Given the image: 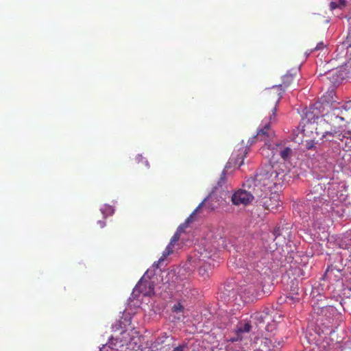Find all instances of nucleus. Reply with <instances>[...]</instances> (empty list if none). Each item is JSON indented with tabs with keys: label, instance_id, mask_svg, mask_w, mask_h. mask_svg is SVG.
<instances>
[{
	"label": "nucleus",
	"instance_id": "7ed1b4c3",
	"mask_svg": "<svg viewBox=\"0 0 351 351\" xmlns=\"http://www.w3.org/2000/svg\"><path fill=\"white\" fill-rule=\"evenodd\" d=\"M275 136V135L271 138L270 139L263 141L265 142V145L262 148L263 151H265L266 149L268 150H271L273 153L272 158L274 159L275 156L279 155L283 160H289L292 156V149L290 147H285L280 144H276L274 147H271V145L269 143V142ZM258 141L257 142H258Z\"/></svg>",
	"mask_w": 351,
	"mask_h": 351
},
{
	"label": "nucleus",
	"instance_id": "bb28decb",
	"mask_svg": "<svg viewBox=\"0 0 351 351\" xmlns=\"http://www.w3.org/2000/svg\"><path fill=\"white\" fill-rule=\"evenodd\" d=\"M271 342V341L269 339H265L264 341V344L267 345V347H269V343Z\"/></svg>",
	"mask_w": 351,
	"mask_h": 351
},
{
	"label": "nucleus",
	"instance_id": "39448f33",
	"mask_svg": "<svg viewBox=\"0 0 351 351\" xmlns=\"http://www.w3.org/2000/svg\"><path fill=\"white\" fill-rule=\"evenodd\" d=\"M268 194H263L261 198V202L265 209L268 210H274L277 209L280 206V195L278 193H269V196L267 197Z\"/></svg>",
	"mask_w": 351,
	"mask_h": 351
},
{
	"label": "nucleus",
	"instance_id": "6ab92c4d",
	"mask_svg": "<svg viewBox=\"0 0 351 351\" xmlns=\"http://www.w3.org/2000/svg\"><path fill=\"white\" fill-rule=\"evenodd\" d=\"M305 147L308 150H315L316 143L314 141H307L305 143Z\"/></svg>",
	"mask_w": 351,
	"mask_h": 351
},
{
	"label": "nucleus",
	"instance_id": "393cba45",
	"mask_svg": "<svg viewBox=\"0 0 351 351\" xmlns=\"http://www.w3.org/2000/svg\"><path fill=\"white\" fill-rule=\"evenodd\" d=\"M204 272H205V269H204V267H199V273L201 275H204Z\"/></svg>",
	"mask_w": 351,
	"mask_h": 351
},
{
	"label": "nucleus",
	"instance_id": "dca6fc26",
	"mask_svg": "<svg viewBox=\"0 0 351 351\" xmlns=\"http://www.w3.org/2000/svg\"><path fill=\"white\" fill-rule=\"evenodd\" d=\"M173 245L171 243H169L168 245L166 247L165 250L163 251V256L167 257L169 255H170L173 251Z\"/></svg>",
	"mask_w": 351,
	"mask_h": 351
},
{
	"label": "nucleus",
	"instance_id": "6e6552de",
	"mask_svg": "<svg viewBox=\"0 0 351 351\" xmlns=\"http://www.w3.org/2000/svg\"><path fill=\"white\" fill-rule=\"evenodd\" d=\"M135 289L143 293L145 295H152L154 293V285L151 281L141 280L136 285Z\"/></svg>",
	"mask_w": 351,
	"mask_h": 351
},
{
	"label": "nucleus",
	"instance_id": "b1692460",
	"mask_svg": "<svg viewBox=\"0 0 351 351\" xmlns=\"http://www.w3.org/2000/svg\"><path fill=\"white\" fill-rule=\"evenodd\" d=\"M97 224L101 228L106 226V222L104 221L99 220L97 221Z\"/></svg>",
	"mask_w": 351,
	"mask_h": 351
},
{
	"label": "nucleus",
	"instance_id": "9d476101",
	"mask_svg": "<svg viewBox=\"0 0 351 351\" xmlns=\"http://www.w3.org/2000/svg\"><path fill=\"white\" fill-rule=\"evenodd\" d=\"M298 80H299V78L298 79L296 77V72L295 73H293L292 72L289 71L282 77V84H280L278 86H280L281 88L282 87H284L285 88L289 86L295 81Z\"/></svg>",
	"mask_w": 351,
	"mask_h": 351
},
{
	"label": "nucleus",
	"instance_id": "0eeeda50",
	"mask_svg": "<svg viewBox=\"0 0 351 351\" xmlns=\"http://www.w3.org/2000/svg\"><path fill=\"white\" fill-rule=\"evenodd\" d=\"M328 135H330L332 136H337L340 141H343L345 139V146L343 147V149L346 152L351 151V132H346L343 134L338 133V132H327L324 134V136L326 137Z\"/></svg>",
	"mask_w": 351,
	"mask_h": 351
},
{
	"label": "nucleus",
	"instance_id": "c85d7f7f",
	"mask_svg": "<svg viewBox=\"0 0 351 351\" xmlns=\"http://www.w3.org/2000/svg\"><path fill=\"white\" fill-rule=\"evenodd\" d=\"M317 189V190H318L319 189L323 191V189H322V187L320 186V185H317L316 186L314 187V189Z\"/></svg>",
	"mask_w": 351,
	"mask_h": 351
},
{
	"label": "nucleus",
	"instance_id": "f3484780",
	"mask_svg": "<svg viewBox=\"0 0 351 351\" xmlns=\"http://www.w3.org/2000/svg\"><path fill=\"white\" fill-rule=\"evenodd\" d=\"M135 160L137 163L141 162L143 163L147 167H149L148 161L142 155H138L136 157Z\"/></svg>",
	"mask_w": 351,
	"mask_h": 351
},
{
	"label": "nucleus",
	"instance_id": "412c9836",
	"mask_svg": "<svg viewBox=\"0 0 351 351\" xmlns=\"http://www.w3.org/2000/svg\"><path fill=\"white\" fill-rule=\"evenodd\" d=\"M187 345L184 343L176 347L172 351H187Z\"/></svg>",
	"mask_w": 351,
	"mask_h": 351
},
{
	"label": "nucleus",
	"instance_id": "9b49d317",
	"mask_svg": "<svg viewBox=\"0 0 351 351\" xmlns=\"http://www.w3.org/2000/svg\"><path fill=\"white\" fill-rule=\"evenodd\" d=\"M251 325L250 323H244V324H240L237 326V329L236 330L237 332V337L232 339V341H236L238 340H241L242 339L241 335L243 333L249 332L251 330Z\"/></svg>",
	"mask_w": 351,
	"mask_h": 351
},
{
	"label": "nucleus",
	"instance_id": "20e7f679",
	"mask_svg": "<svg viewBox=\"0 0 351 351\" xmlns=\"http://www.w3.org/2000/svg\"><path fill=\"white\" fill-rule=\"evenodd\" d=\"M255 197H256V195L254 193V189L252 191L239 190L232 195V202L234 205H247L250 203Z\"/></svg>",
	"mask_w": 351,
	"mask_h": 351
},
{
	"label": "nucleus",
	"instance_id": "f03ea898",
	"mask_svg": "<svg viewBox=\"0 0 351 351\" xmlns=\"http://www.w3.org/2000/svg\"><path fill=\"white\" fill-rule=\"evenodd\" d=\"M278 181V173L273 166L267 165L256 175L254 193L257 197H262L263 194H268Z\"/></svg>",
	"mask_w": 351,
	"mask_h": 351
},
{
	"label": "nucleus",
	"instance_id": "7c9ffc66",
	"mask_svg": "<svg viewBox=\"0 0 351 351\" xmlns=\"http://www.w3.org/2000/svg\"><path fill=\"white\" fill-rule=\"evenodd\" d=\"M334 95L333 91L330 92L329 95Z\"/></svg>",
	"mask_w": 351,
	"mask_h": 351
},
{
	"label": "nucleus",
	"instance_id": "5701e85b",
	"mask_svg": "<svg viewBox=\"0 0 351 351\" xmlns=\"http://www.w3.org/2000/svg\"><path fill=\"white\" fill-rule=\"evenodd\" d=\"M326 47V45H324V43L323 42H319V43H317V45H316V47L314 48V51H318V50H321V49H323L324 47Z\"/></svg>",
	"mask_w": 351,
	"mask_h": 351
},
{
	"label": "nucleus",
	"instance_id": "4468645a",
	"mask_svg": "<svg viewBox=\"0 0 351 351\" xmlns=\"http://www.w3.org/2000/svg\"><path fill=\"white\" fill-rule=\"evenodd\" d=\"M104 217L112 215L114 213V209L113 206L110 205H104L100 209Z\"/></svg>",
	"mask_w": 351,
	"mask_h": 351
},
{
	"label": "nucleus",
	"instance_id": "a211bd4d",
	"mask_svg": "<svg viewBox=\"0 0 351 351\" xmlns=\"http://www.w3.org/2000/svg\"><path fill=\"white\" fill-rule=\"evenodd\" d=\"M180 231L178 228V230L176 232V233L173 234L172 238L171 239L170 243L172 245H175L177 241L180 239Z\"/></svg>",
	"mask_w": 351,
	"mask_h": 351
},
{
	"label": "nucleus",
	"instance_id": "c756f323",
	"mask_svg": "<svg viewBox=\"0 0 351 351\" xmlns=\"http://www.w3.org/2000/svg\"><path fill=\"white\" fill-rule=\"evenodd\" d=\"M288 298L290 299L291 300H294L293 297H288Z\"/></svg>",
	"mask_w": 351,
	"mask_h": 351
},
{
	"label": "nucleus",
	"instance_id": "f257e3e1",
	"mask_svg": "<svg viewBox=\"0 0 351 351\" xmlns=\"http://www.w3.org/2000/svg\"><path fill=\"white\" fill-rule=\"evenodd\" d=\"M283 92L284 90L278 86H274L265 91L263 93L265 104L270 108L272 112L269 117V121L266 120L263 121V126L258 129L256 135L249 139L247 145H245L242 141L236 146L229 160L230 165L240 167L243 164L244 158L246 157L249 148L252 145L257 143L258 141H266L274 136V132L271 129L270 125L277 121L276 114L277 106Z\"/></svg>",
	"mask_w": 351,
	"mask_h": 351
},
{
	"label": "nucleus",
	"instance_id": "4be33fe9",
	"mask_svg": "<svg viewBox=\"0 0 351 351\" xmlns=\"http://www.w3.org/2000/svg\"><path fill=\"white\" fill-rule=\"evenodd\" d=\"M313 192L312 191L311 195H308V196H309L308 199L310 201L313 200V201L315 202V201H317V199H319L320 198L321 195H322V193H320L318 196L317 195L313 196Z\"/></svg>",
	"mask_w": 351,
	"mask_h": 351
},
{
	"label": "nucleus",
	"instance_id": "1a4fd4ad",
	"mask_svg": "<svg viewBox=\"0 0 351 351\" xmlns=\"http://www.w3.org/2000/svg\"><path fill=\"white\" fill-rule=\"evenodd\" d=\"M254 319L257 321V324L259 325L261 324H265L267 322L268 324L265 326L267 330H270L269 328V321L271 320V317L266 312L261 313H256L254 315Z\"/></svg>",
	"mask_w": 351,
	"mask_h": 351
},
{
	"label": "nucleus",
	"instance_id": "2f4dec72",
	"mask_svg": "<svg viewBox=\"0 0 351 351\" xmlns=\"http://www.w3.org/2000/svg\"><path fill=\"white\" fill-rule=\"evenodd\" d=\"M278 230H275V234H278Z\"/></svg>",
	"mask_w": 351,
	"mask_h": 351
},
{
	"label": "nucleus",
	"instance_id": "ddd939ff",
	"mask_svg": "<svg viewBox=\"0 0 351 351\" xmlns=\"http://www.w3.org/2000/svg\"><path fill=\"white\" fill-rule=\"evenodd\" d=\"M211 198H212V197L210 195L208 197H206V199H204V201L202 202H201L199 204V206L195 208V210L193 212L191 217H192V215H195L198 212L199 209H200L203 206L204 204H206L210 210H214L215 206L211 204H209V201Z\"/></svg>",
	"mask_w": 351,
	"mask_h": 351
},
{
	"label": "nucleus",
	"instance_id": "a878e982",
	"mask_svg": "<svg viewBox=\"0 0 351 351\" xmlns=\"http://www.w3.org/2000/svg\"><path fill=\"white\" fill-rule=\"evenodd\" d=\"M167 257H164L163 256V254H162L161 257L159 258L158 261V264L160 262H162L165 261V259Z\"/></svg>",
	"mask_w": 351,
	"mask_h": 351
},
{
	"label": "nucleus",
	"instance_id": "f8f14e48",
	"mask_svg": "<svg viewBox=\"0 0 351 351\" xmlns=\"http://www.w3.org/2000/svg\"><path fill=\"white\" fill-rule=\"evenodd\" d=\"M346 5V0H335L330 3V10L343 9Z\"/></svg>",
	"mask_w": 351,
	"mask_h": 351
},
{
	"label": "nucleus",
	"instance_id": "cd10ccee",
	"mask_svg": "<svg viewBox=\"0 0 351 351\" xmlns=\"http://www.w3.org/2000/svg\"><path fill=\"white\" fill-rule=\"evenodd\" d=\"M330 307H322V312H324V311H327Z\"/></svg>",
	"mask_w": 351,
	"mask_h": 351
},
{
	"label": "nucleus",
	"instance_id": "aec40b11",
	"mask_svg": "<svg viewBox=\"0 0 351 351\" xmlns=\"http://www.w3.org/2000/svg\"><path fill=\"white\" fill-rule=\"evenodd\" d=\"M226 173L225 171H223L221 174L220 179L218 182V185L220 186L223 185L226 183Z\"/></svg>",
	"mask_w": 351,
	"mask_h": 351
},
{
	"label": "nucleus",
	"instance_id": "2eb2a0df",
	"mask_svg": "<svg viewBox=\"0 0 351 351\" xmlns=\"http://www.w3.org/2000/svg\"><path fill=\"white\" fill-rule=\"evenodd\" d=\"M184 306L180 302L175 304L172 306V311L176 313H182L184 311Z\"/></svg>",
	"mask_w": 351,
	"mask_h": 351
},
{
	"label": "nucleus",
	"instance_id": "423d86ee",
	"mask_svg": "<svg viewBox=\"0 0 351 351\" xmlns=\"http://www.w3.org/2000/svg\"><path fill=\"white\" fill-rule=\"evenodd\" d=\"M332 115H334L336 119L340 117L341 120H351V100L346 102L341 108H334Z\"/></svg>",
	"mask_w": 351,
	"mask_h": 351
}]
</instances>
